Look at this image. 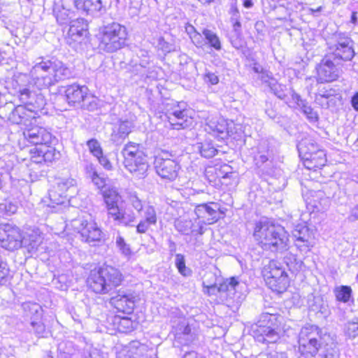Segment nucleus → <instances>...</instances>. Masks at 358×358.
<instances>
[{
    "mask_svg": "<svg viewBox=\"0 0 358 358\" xmlns=\"http://www.w3.org/2000/svg\"><path fill=\"white\" fill-rule=\"evenodd\" d=\"M29 73L38 90H34V85L27 74L15 76L13 85L21 105L37 114L45 104L44 96L39 90L48 88L72 76L71 69L62 61L44 58L37 59Z\"/></svg>",
    "mask_w": 358,
    "mask_h": 358,
    "instance_id": "1",
    "label": "nucleus"
},
{
    "mask_svg": "<svg viewBox=\"0 0 358 358\" xmlns=\"http://www.w3.org/2000/svg\"><path fill=\"white\" fill-rule=\"evenodd\" d=\"M254 238L257 244L265 250L282 252L288 249V234L280 225L265 220L255 225Z\"/></svg>",
    "mask_w": 358,
    "mask_h": 358,
    "instance_id": "2",
    "label": "nucleus"
},
{
    "mask_svg": "<svg viewBox=\"0 0 358 358\" xmlns=\"http://www.w3.org/2000/svg\"><path fill=\"white\" fill-rule=\"evenodd\" d=\"M124 276L121 271L111 266H103L91 271L87 283L89 288L96 294H110L121 285Z\"/></svg>",
    "mask_w": 358,
    "mask_h": 358,
    "instance_id": "3",
    "label": "nucleus"
},
{
    "mask_svg": "<svg viewBox=\"0 0 358 358\" xmlns=\"http://www.w3.org/2000/svg\"><path fill=\"white\" fill-rule=\"evenodd\" d=\"M282 317L268 313H262L252 327L255 340L261 343H275L280 338Z\"/></svg>",
    "mask_w": 358,
    "mask_h": 358,
    "instance_id": "4",
    "label": "nucleus"
},
{
    "mask_svg": "<svg viewBox=\"0 0 358 358\" xmlns=\"http://www.w3.org/2000/svg\"><path fill=\"white\" fill-rule=\"evenodd\" d=\"M203 286L209 294L220 293V297L224 299L227 306L231 308L238 309L245 299V295L239 291L242 286L234 277L226 279L220 283L218 287L215 284L203 280Z\"/></svg>",
    "mask_w": 358,
    "mask_h": 358,
    "instance_id": "5",
    "label": "nucleus"
},
{
    "mask_svg": "<svg viewBox=\"0 0 358 358\" xmlns=\"http://www.w3.org/2000/svg\"><path fill=\"white\" fill-rule=\"evenodd\" d=\"M127 39L126 27L112 22L100 28L99 48L106 52H114L125 45Z\"/></svg>",
    "mask_w": 358,
    "mask_h": 358,
    "instance_id": "6",
    "label": "nucleus"
},
{
    "mask_svg": "<svg viewBox=\"0 0 358 358\" xmlns=\"http://www.w3.org/2000/svg\"><path fill=\"white\" fill-rule=\"evenodd\" d=\"M125 168L134 176L143 178L149 168L148 157L140 149V145L133 142L126 144L122 151Z\"/></svg>",
    "mask_w": 358,
    "mask_h": 358,
    "instance_id": "7",
    "label": "nucleus"
},
{
    "mask_svg": "<svg viewBox=\"0 0 358 358\" xmlns=\"http://www.w3.org/2000/svg\"><path fill=\"white\" fill-rule=\"evenodd\" d=\"M327 55L336 62L351 61L355 57L354 42L345 33L336 31L327 40Z\"/></svg>",
    "mask_w": 358,
    "mask_h": 358,
    "instance_id": "8",
    "label": "nucleus"
},
{
    "mask_svg": "<svg viewBox=\"0 0 358 358\" xmlns=\"http://www.w3.org/2000/svg\"><path fill=\"white\" fill-rule=\"evenodd\" d=\"M262 273L268 286L273 290L282 292L289 285L288 275L281 264L271 260L264 267Z\"/></svg>",
    "mask_w": 358,
    "mask_h": 358,
    "instance_id": "9",
    "label": "nucleus"
},
{
    "mask_svg": "<svg viewBox=\"0 0 358 358\" xmlns=\"http://www.w3.org/2000/svg\"><path fill=\"white\" fill-rule=\"evenodd\" d=\"M168 152H162L155 160V169L157 174L162 179L169 181L175 180L179 174L181 166L179 162L171 159Z\"/></svg>",
    "mask_w": 358,
    "mask_h": 358,
    "instance_id": "10",
    "label": "nucleus"
},
{
    "mask_svg": "<svg viewBox=\"0 0 358 358\" xmlns=\"http://www.w3.org/2000/svg\"><path fill=\"white\" fill-rule=\"evenodd\" d=\"M165 116L174 129H185L193 124L192 112L188 109L182 108L179 104L167 109Z\"/></svg>",
    "mask_w": 358,
    "mask_h": 358,
    "instance_id": "11",
    "label": "nucleus"
},
{
    "mask_svg": "<svg viewBox=\"0 0 358 358\" xmlns=\"http://www.w3.org/2000/svg\"><path fill=\"white\" fill-rule=\"evenodd\" d=\"M339 62L326 55L317 65V80L321 83L336 80L340 76Z\"/></svg>",
    "mask_w": 358,
    "mask_h": 358,
    "instance_id": "12",
    "label": "nucleus"
},
{
    "mask_svg": "<svg viewBox=\"0 0 358 358\" xmlns=\"http://www.w3.org/2000/svg\"><path fill=\"white\" fill-rule=\"evenodd\" d=\"M22 236L17 227L8 224L0 225V245L8 250H17L22 246Z\"/></svg>",
    "mask_w": 358,
    "mask_h": 358,
    "instance_id": "13",
    "label": "nucleus"
},
{
    "mask_svg": "<svg viewBox=\"0 0 358 358\" xmlns=\"http://www.w3.org/2000/svg\"><path fill=\"white\" fill-rule=\"evenodd\" d=\"M73 227L80 234L82 240L87 243L99 241L101 238V231L96 224L83 219L73 220Z\"/></svg>",
    "mask_w": 358,
    "mask_h": 358,
    "instance_id": "14",
    "label": "nucleus"
},
{
    "mask_svg": "<svg viewBox=\"0 0 358 358\" xmlns=\"http://www.w3.org/2000/svg\"><path fill=\"white\" fill-rule=\"evenodd\" d=\"M292 234L295 245L301 252L306 254L315 244V234L307 226L298 225Z\"/></svg>",
    "mask_w": 358,
    "mask_h": 358,
    "instance_id": "15",
    "label": "nucleus"
},
{
    "mask_svg": "<svg viewBox=\"0 0 358 358\" xmlns=\"http://www.w3.org/2000/svg\"><path fill=\"white\" fill-rule=\"evenodd\" d=\"M194 213L196 219L203 224H212L221 217L219 205L214 202L197 205Z\"/></svg>",
    "mask_w": 358,
    "mask_h": 358,
    "instance_id": "16",
    "label": "nucleus"
},
{
    "mask_svg": "<svg viewBox=\"0 0 358 358\" xmlns=\"http://www.w3.org/2000/svg\"><path fill=\"white\" fill-rule=\"evenodd\" d=\"M23 136L29 143L39 147L50 144L52 138V135L49 131L38 126L25 129Z\"/></svg>",
    "mask_w": 358,
    "mask_h": 358,
    "instance_id": "17",
    "label": "nucleus"
},
{
    "mask_svg": "<svg viewBox=\"0 0 358 358\" xmlns=\"http://www.w3.org/2000/svg\"><path fill=\"white\" fill-rule=\"evenodd\" d=\"M88 88L76 83L67 85L64 94L66 101L72 106H82V103L88 98Z\"/></svg>",
    "mask_w": 358,
    "mask_h": 358,
    "instance_id": "18",
    "label": "nucleus"
},
{
    "mask_svg": "<svg viewBox=\"0 0 358 358\" xmlns=\"http://www.w3.org/2000/svg\"><path fill=\"white\" fill-rule=\"evenodd\" d=\"M31 161L34 164L52 162L59 158L60 153L54 147L48 145L36 147L30 150Z\"/></svg>",
    "mask_w": 358,
    "mask_h": 358,
    "instance_id": "19",
    "label": "nucleus"
},
{
    "mask_svg": "<svg viewBox=\"0 0 358 358\" xmlns=\"http://www.w3.org/2000/svg\"><path fill=\"white\" fill-rule=\"evenodd\" d=\"M67 38L73 42L81 43L89 34L88 24L83 18H78L69 22Z\"/></svg>",
    "mask_w": 358,
    "mask_h": 358,
    "instance_id": "20",
    "label": "nucleus"
},
{
    "mask_svg": "<svg viewBox=\"0 0 358 358\" xmlns=\"http://www.w3.org/2000/svg\"><path fill=\"white\" fill-rule=\"evenodd\" d=\"M36 115L37 113L20 104L12 109L8 118L13 124L28 126Z\"/></svg>",
    "mask_w": 358,
    "mask_h": 358,
    "instance_id": "21",
    "label": "nucleus"
},
{
    "mask_svg": "<svg viewBox=\"0 0 358 358\" xmlns=\"http://www.w3.org/2000/svg\"><path fill=\"white\" fill-rule=\"evenodd\" d=\"M307 206L313 212H324L327 210L330 204L329 197L322 191H310L309 196L306 199Z\"/></svg>",
    "mask_w": 358,
    "mask_h": 358,
    "instance_id": "22",
    "label": "nucleus"
},
{
    "mask_svg": "<svg viewBox=\"0 0 358 358\" xmlns=\"http://www.w3.org/2000/svg\"><path fill=\"white\" fill-rule=\"evenodd\" d=\"M110 303L119 312L130 314L135 307L136 296L132 293L117 294L110 299Z\"/></svg>",
    "mask_w": 358,
    "mask_h": 358,
    "instance_id": "23",
    "label": "nucleus"
},
{
    "mask_svg": "<svg viewBox=\"0 0 358 358\" xmlns=\"http://www.w3.org/2000/svg\"><path fill=\"white\" fill-rule=\"evenodd\" d=\"M140 214L141 219L136 225V232L138 234H145L151 226L157 224V217L156 210L153 206L146 205Z\"/></svg>",
    "mask_w": 358,
    "mask_h": 358,
    "instance_id": "24",
    "label": "nucleus"
},
{
    "mask_svg": "<svg viewBox=\"0 0 358 358\" xmlns=\"http://www.w3.org/2000/svg\"><path fill=\"white\" fill-rule=\"evenodd\" d=\"M205 130L208 133H213L222 138L229 136L228 124L227 121L220 117H208L206 122Z\"/></svg>",
    "mask_w": 358,
    "mask_h": 358,
    "instance_id": "25",
    "label": "nucleus"
},
{
    "mask_svg": "<svg viewBox=\"0 0 358 358\" xmlns=\"http://www.w3.org/2000/svg\"><path fill=\"white\" fill-rule=\"evenodd\" d=\"M290 95L293 102L306 115L310 122L315 123L318 121L319 115L315 111L310 105H308V103L306 100L303 99L301 96L294 90H291Z\"/></svg>",
    "mask_w": 358,
    "mask_h": 358,
    "instance_id": "26",
    "label": "nucleus"
},
{
    "mask_svg": "<svg viewBox=\"0 0 358 358\" xmlns=\"http://www.w3.org/2000/svg\"><path fill=\"white\" fill-rule=\"evenodd\" d=\"M77 10L87 15L94 16L103 8L101 0H73Z\"/></svg>",
    "mask_w": 358,
    "mask_h": 358,
    "instance_id": "27",
    "label": "nucleus"
},
{
    "mask_svg": "<svg viewBox=\"0 0 358 358\" xmlns=\"http://www.w3.org/2000/svg\"><path fill=\"white\" fill-rule=\"evenodd\" d=\"M102 194L104 203H106L108 217H110L113 213L120 209L118 203L121 199V196L119 194L117 191L113 188H109L103 190Z\"/></svg>",
    "mask_w": 358,
    "mask_h": 358,
    "instance_id": "28",
    "label": "nucleus"
},
{
    "mask_svg": "<svg viewBox=\"0 0 358 358\" xmlns=\"http://www.w3.org/2000/svg\"><path fill=\"white\" fill-rule=\"evenodd\" d=\"M322 347L321 339L298 343V352L304 358L315 357Z\"/></svg>",
    "mask_w": 358,
    "mask_h": 358,
    "instance_id": "29",
    "label": "nucleus"
},
{
    "mask_svg": "<svg viewBox=\"0 0 358 358\" xmlns=\"http://www.w3.org/2000/svg\"><path fill=\"white\" fill-rule=\"evenodd\" d=\"M22 246L26 248L29 252H36L43 242V237L38 229H32L26 233L22 237Z\"/></svg>",
    "mask_w": 358,
    "mask_h": 358,
    "instance_id": "30",
    "label": "nucleus"
},
{
    "mask_svg": "<svg viewBox=\"0 0 358 358\" xmlns=\"http://www.w3.org/2000/svg\"><path fill=\"white\" fill-rule=\"evenodd\" d=\"M76 185V180L73 178H60L57 181L55 187L62 194H65L66 198L69 200L78 192Z\"/></svg>",
    "mask_w": 358,
    "mask_h": 358,
    "instance_id": "31",
    "label": "nucleus"
},
{
    "mask_svg": "<svg viewBox=\"0 0 358 358\" xmlns=\"http://www.w3.org/2000/svg\"><path fill=\"white\" fill-rule=\"evenodd\" d=\"M175 344L189 345L193 340V335L189 326L185 322L180 323L174 331Z\"/></svg>",
    "mask_w": 358,
    "mask_h": 358,
    "instance_id": "32",
    "label": "nucleus"
},
{
    "mask_svg": "<svg viewBox=\"0 0 358 358\" xmlns=\"http://www.w3.org/2000/svg\"><path fill=\"white\" fill-rule=\"evenodd\" d=\"M297 149L301 159H307L308 156L322 150L315 141L311 138H304L300 141L297 145Z\"/></svg>",
    "mask_w": 358,
    "mask_h": 358,
    "instance_id": "33",
    "label": "nucleus"
},
{
    "mask_svg": "<svg viewBox=\"0 0 358 358\" xmlns=\"http://www.w3.org/2000/svg\"><path fill=\"white\" fill-rule=\"evenodd\" d=\"M305 167L308 169L316 171L321 169L327 162L324 150L317 151L307 157V159H302Z\"/></svg>",
    "mask_w": 358,
    "mask_h": 358,
    "instance_id": "34",
    "label": "nucleus"
},
{
    "mask_svg": "<svg viewBox=\"0 0 358 358\" xmlns=\"http://www.w3.org/2000/svg\"><path fill=\"white\" fill-rule=\"evenodd\" d=\"M67 200L65 194H62L55 185L49 190L48 195L42 200L44 205L55 208L56 206L63 204Z\"/></svg>",
    "mask_w": 358,
    "mask_h": 358,
    "instance_id": "35",
    "label": "nucleus"
},
{
    "mask_svg": "<svg viewBox=\"0 0 358 358\" xmlns=\"http://www.w3.org/2000/svg\"><path fill=\"white\" fill-rule=\"evenodd\" d=\"M315 339H321L320 330L317 326L306 325L301 329L298 336V343Z\"/></svg>",
    "mask_w": 358,
    "mask_h": 358,
    "instance_id": "36",
    "label": "nucleus"
},
{
    "mask_svg": "<svg viewBox=\"0 0 358 358\" xmlns=\"http://www.w3.org/2000/svg\"><path fill=\"white\" fill-rule=\"evenodd\" d=\"M117 224L126 227H131L136 221V215L133 212L127 213L122 209H118L110 217Z\"/></svg>",
    "mask_w": 358,
    "mask_h": 358,
    "instance_id": "37",
    "label": "nucleus"
},
{
    "mask_svg": "<svg viewBox=\"0 0 358 358\" xmlns=\"http://www.w3.org/2000/svg\"><path fill=\"white\" fill-rule=\"evenodd\" d=\"M194 147L195 149L199 152L201 155L205 158H211L217 152V150L213 145L212 142L208 141L198 143Z\"/></svg>",
    "mask_w": 358,
    "mask_h": 358,
    "instance_id": "38",
    "label": "nucleus"
},
{
    "mask_svg": "<svg viewBox=\"0 0 358 358\" xmlns=\"http://www.w3.org/2000/svg\"><path fill=\"white\" fill-rule=\"evenodd\" d=\"M133 124L130 121H120L117 127L113 131V140L116 141L117 138H125L131 131Z\"/></svg>",
    "mask_w": 358,
    "mask_h": 358,
    "instance_id": "39",
    "label": "nucleus"
},
{
    "mask_svg": "<svg viewBox=\"0 0 358 358\" xmlns=\"http://www.w3.org/2000/svg\"><path fill=\"white\" fill-rule=\"evenodd\" d=\"M174 226L178 231L185 235L194 234L196 231L195 229H193L194 224L191 220L177 219L175 221Z\"/></svg>",
    "mask_w": 358,
    "mask_h": 358,
    "instance_id": "40",
    "label": "nucleus"
},
{
    "mask_svg": "<svg viewBox=\"0 0 358 358\" xmlns=\"http://www.w3.org/2000/svg\"><path fill=\"white\" fill-rule=\"evenodd\" d=\"M202 34L206 41V44L208 43L211 48L216 50H220L222 49L220 40L215 33L210 29H203L202 30Z\"/></svg>",
    "mask_w": 358,
    "mask_h": 358,
    "instance_id": "41",
    "label": "nucleus"
},
{
    "mask_svg": "<svg viewBox=\"0 0 358 358\" xmlns=\"http://www.w3.org/2000/svg\"><path fill=\"white\" fill-rule=\"evenodd\" d=\"M284 262L292 273H296L301 269L303 262L297 259L296 255L292 253H287L284 257Z\"/></svg>",
    "mask_w": 358,
    "mask_h": 358,
    "instance_id": "42",
    "label": "nucleus"
},
{
    "mask_svg": "<svg viewBox=\"0 0 358 358\" xmlns=\"http://www.w3.org/2000/svg\"><path fill=\"white\" fill-rule=\"evenodd\" d=\"M334 292L336 300L343 303H348L352 296V289L347 285L336 287Z\"/></svg>",
    "mask_w": 358,
    "mask_h": 358,
    "instance_id": "43",
    "label": "nucleus"
},
{
    "mask_svg": "<svg viewBox=\"0 0 358 358\" xmlns=\"http://www.w3.org/2000/svg\"><path fill=\"white\" fill-rule=\"evenodd\" d=\"M268 87L270 88L271 91L273 93V94L276 96L278 99L286 101V98L287 96V89L285 85L278 83L275 80L270 83V85Z\"/></svg>",
    "mask_w": 358,
    "mask_h": 358,
    "instance_id": "44",
    "label": "nucleus"
},
{
    "mask_svg": "<svg viewBox=\"0 0 358 358\" xmlns=\"http://www.w3.org/2000/svg\"><path fill=\"white\" fill-rule=\"evenodd\" d=\"M53 14L57 20V22L60 24H66L69 23L71 20L73 12L71 9H64L53 10Z\"/></svg>",
    "mask_w": 358,
    "mask_h": 358,
    "instance_id": "45",
    "label": "nucleus"
},
{
    "mask_svg": "<svg viewBox=\"0 0 358 358\" xmlns=\"http://www.w3.org/2000/svg\"><path fill=\"white\" fill-rule=\"evenodd\" d=\"M176 266L178 270V272L185 277L190 276L192 271L190 268L186 267L185 257L182 254H176L175 259Z\"/></svg>",
    "mask_w": 358,
    "mask_h": 358,
    "instance_id": "46",
    "label": "nucleus"
},
{
    "mask_svg": "<svg viewBox=\"0 0 358 358\" xmlns=\"http://www.w3.org/2000/svg\"><path fill=\"white\" fill-rule=\"evenodd\" d=\"M345 333L350 338L358 336V317L354 318L345 324Z\"/></svg>",
    "mask_w": 358,
    "mask_h": 358,
    "instance_id": "47",
    "label": "nucleus"
},
{
    "mask_svg": "<svg viewBox=\"0 0 358 358\" xmlns=\"http://www.w3.org/2000/svg\"><path fill=\"white\" fill-rule=\"evenodd\" d=\"M115 245L122 255L126 257H130L131 255L130 246L120 234H118L115 238Z\"/></svg>",
    "mask_w": 358,
    "mask_h": 358,
    "instance_id": "48",
    "label": "nucleus"
},
{
    "mask_svg": "<svg viewBox=\"0 0 358 358\" xmlns=\"http://www.w3.org/2000/svg\"><path fill=\"white\" fill-rule=\"evenodd\" d=\"M127 199L129 204L136 210L138 213L144 208L142 201L138 196L136 192H129L127 195Z\"/></svg>",
    "mask_w": 358,
    "mask_h": 358,
    "instance_id": "49",
    "label": "nucleus"
},
{
    "mask_svg": "<svg viewBox=\"0 0 358 358\" xmlns=\"http://www.w3.org/2000/svg\"><path fill=\"white\" fill-rule=\"evenodd\" d=\"M191 29H192V32L188 31V34L192 41L196 47L201 48L206 44V41L202 36L203 35L199 33L194 27H191Z\"/></svg>",
    "mask_w": 358,
    "mask_h": 358,
    "instance_id": "50",
    "label": "nucleus"
},
{
    "mask_svg": "<svg viewBox=\"0 0 358 358\" xmlns=\"http://www.w3.org/2000/svg\"><path fill=\"white\" fill-rule=\"evenodd\" d=\"M87 145L90 152L96 157H101L102 149L97 140L92 138L87 142Z\"/></svg>",
    "mask_w": 358,
    "mask_h": 358,
    "instance_id": "51",
    "label": "nucleus"
},
{
    "mask_svg": "<svg viewBox=\"0 0 358 358\" xmlns=\"http://www.w3.org/2000/svg\"><path fill=\"white\" fill-rule=\"evenodd\" d=\"M71 6L70 0H54L52 10L71 9Z\"/></svg>",
    "mask_w": 358,
    "mask_h": 358,
    "instance_id": "52",
    "label": "nucleus"
},
{
    "mask_svg": "<svg viewBox=\"0 0 358 358\" xmlns=\"http://www.w3.org/2000/svg\"><path fill=\"white\" fill-rule=\"evenodd\" d=\"M265 113L272 120L278 119V114L277 113L276 109L275 108V106L273 104L271 101H267L266 102Z\"/></svg>",
    "mask_w": 358,
    "mask_h": 358,
    "instance_id": "53",
    "label": "nucleus"
},
{
    "mask_svg": "<svg viewBox=\"0 0 358 358\" xmlns=\"http://www.w3.org/2000/svg\"><path fill=\"white\" fill-rule=\"evenodd\" d=\"M258 78L260 79L262 83L266 84L268 87L270 85V83L273 80H275V79L273 77L272 73L264 70L258 76Z\"/></svg>",
    "mask_w": 358,
    "mask_h": 358,
    "instance_id": "54",
    "label": "nucleus"
},
{
    "mask_svg": "<svg viewBox=\"0 0 358 358\" xmlns=\"http://www.w3.org/2000/svg\"><path fill=\"white\" fill-rule=\"evenodd\" d=\"M31 325L34 331V333L38 336H43L45 330V325L41 322L32 321Z\"/></svg>",
    "mask_w": 358,
    "mask_h": 358,
    "instance_id": "55",
    "label": "nucleus"
},
{
    "mask_svg": "<svg viewBox=\"0 0 358 358\" xmlns=\"http://www.w3.org/2000/svg\"><path fill=\"white\" fill-rule=\"evenodd\" d=\"M204 80L211 85H216L219 83V78L214 73L207 71L204 74Z\"/></svg>",
    "mask_w": 358,
    "mask_h": 358,
    "instance_id": "56",
    "label": "nucleus"
},
{
    "mask_svg": "<svg viewBox=\"0 0 358 358\" xmlns=\"http://www.w3.org/2000/svg\"><path fill=\"white\" fill-rule=\"evenodd\" d=\"M331 91L328 90H320V92L316 94L315 100L317 102L320 103L322 105H324L322 99H328L331 96L333 95V94L331 93Z\"/></svg>",
    "mask_w": 358,
    "mask_h": 358,
    "instance_id": "57",
    "label": "nucleus"
},
{
    "mask_svg": "<svg viewBox=\"0 0 358 358\" xmlns=\"http://www.w3.org/2000/svg\"><path fill=\"white\" fill-rule=\"evenodd\" d=\"M85 171L87 177L90 179L94 178L98 173L95 166L92 164H87L85 167Z\"/></svg>",
    "mask_w": 358,
    "mask_h": 358,
    "instance_id": "58",
    "label": "nucleus"
},
{
    "mask_svg": "<svg viewBox=\"0 0 358 358\" xmlns=\"http://www.w3.org/2000/svg\"><path fill=\"white\" fill-rule=\"evenodd\" d=\"M91 180L99 189L103 187L106 185L105 179L98 173Z\"/></svg>",
    "mask_w": 358,
    "mask_h": 358,
    "instance_id": "59",
    "label": "nucleus"
},
{
    "mask_svg": "<svg viewBox=\"0 0 358 358\" xmlns=\"http://www.w3.org/2000/svg\"><path fill=\"white\" fill-rule=\"evenodd\" d=\"M120 326L127 328V330L133 329L132 321L128 317H122L120 320Z\"/></svg>",
    "mask_w": 358,
    "mask_h": 358,
    "instance_id": "60",
    "label": "nucleus"
},
{
    "mask_svg": "<svg viewBox=\"0 0 358 358\" xmlns=\"http://www.w3.org/2000/svg\"><path fill=\"white\" fill-rule=\"evenodd\" d=\"M1 206H4V208L6 211V213L8 215H10L12 214H14L17 211V206L15 205H13L12 203H5L1 204Z\"/></svg>",
    "mask_w": 358,
    "mask_h": 358,
    "instance_id": "61",
    "label": "nucleus"
},
{
    "mask_svg": "<svg viewBox=\"0 0 358 358\" xmlns=\"http://www.w3.org/2000/svg\"><path fill=\"white\" fill-rule=\"evenodd\" d=\"M254 159L255 161L256 164L258 166H260L262 164H264L268 160V157L264 154L257 155L255 157Z\"/></svg>",
    "mask_w": 358,
    "mask_h": 358,
    "instance_id": "62",
    "label": "nucleus"
},
{
    "mask_svg": "<svg viewBox=\"0 0 358 358\" xmlns=\"http://www.w3.org/2000/svg\"><path fill=\"white\" fill-rule=\"evenodd\" d=\"M99 163L106 169L109 170L111 169L112 165L110 162L108 160V159L106 157L103 156V154L101 155V157H96Z\"/></svg>",
    "mask_w": 358,
    "mask_h": 358,
    "instance_id": "63",
    "label": "nucleus"
},
{
    "mask_svg": "<svg viewBox=\"0 0 358 358\" xmlns=\"http://www.w3.org/2000/svg\"><path fill=\"white\" fill-rule=\"evenodd\" d=\"M256 358H279V357L276 353L261 352L256 357Z\"/></svg>",
    "mask_w": 358,
    "mask_h": 358,
    "instance_id": "64",
    "label": "nucleus"
}]
</instances>
